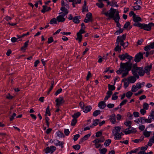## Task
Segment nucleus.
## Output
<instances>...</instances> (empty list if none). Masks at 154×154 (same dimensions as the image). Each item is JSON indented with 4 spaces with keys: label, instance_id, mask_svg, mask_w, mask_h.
<instances>
[{
    "label": "nucleus",
    "instance_id": "obj_1",
    "mask_svg": "<svg viewBox=\"0 0 154 154\" xmlns=\"http://www.w3.org/2000/svg\"><path fill=\"white\" fill-rule=\"evenodd\" d=\"M132 67V74L137 79L139 78V75L142 76L144 75L143 67H137L136 63L132 65V63L129 61L125 63H121L120 68L116 71V73L118 74L122 73V77L123 78L128 75L129 71L131 70Z\"/></svg>",
    "mask_w": 154,
    "mask_h": 154
},
{
    "label": "nucleus",
    "instance_id": "obj_2",
    "mask_svg": "<svg viewBox=\"0 0 154 154\" xmlns=\"http://www.w3.org/2000/svg\"><path fill=\"white\" fill-rule=\"evenodd\" d=\"M106 17H108L109 19L113 18L114 20L119 17L118 11L113 8H111L110 9L107 11V15Z\"/></svg>",
    "mask_w": 154,
    "mask_h": 154
},
{
    "label": "nucleus",
    "instance_id": "obj_3",
    "mask_svg": "<svg viewBox=\"0 0 154 154\" xmlns=\"http://www.w3.org/2000/svg\"><path fill=\"white\" fill-rule=\"evenodd\" d=\"M134 26H137L141 29H143L145 30L149 31L151 29V27L154 26V23H149L148 24L145 23H134Z\"/></svg>",
    "mask_w": 154,
    "mask_h": 154
},
{
    "label": "nucleus",
    "instance_id": "obj_4",
    "mask_svg": "<svg viewBox=\"0 0 154 154\" xmlns=\"http://www.w3.org/2000/svg\"><path fill=\"white\" fill-rule=\"evenodd\" d=\"M126 34H124L122 35L118 36L117 37V43L119 42L121 46H123L124 48L127 47L128 45V42H124V40L126 38Z\"/></svg>",
    "mask_w": 154,
    "mask_h": 154
},
{
    "label": "nucleus",
    "instance_id": "obj_5",
    "mask_svg": "<svg viewBox=\"0 0 154 154\" xmlns=\"http://www.w3.org/2000/svg\"><path fill=\"white\" fill-rule=\"evenodd\" d=\"M105 140L104 137L103 136H101L99 138H97L92 141V143H94V145L97 148L100 147L101 145L99 143H103Z\"/></svg>",
    "mask_w": 154,
    "mask_h": 154
},
{
    "label": "nucleus",
    "instance_id": "obj_6",
    "mask_svg": "<svg viewBox=\"0 0 154 154\" xmlns=\"http://www.w3.org/2000/svg\"><path fill=\"white\" fill-rule=\"evenodd\" d=\"M119 57L120 59L122 60H125L126 58L130 61L132 59V57L129 55L127 53L119 55Z\"/></svg>",
    "mask_w": 154,
    "mask_h": 154
},
{
    "label": "nucleus",
    "instance_id": "obj_7",
    "mask_svg": "<svg viewBox=\"0 0 154 154\" xmlns=\"http://www.w3.org/2000/svg\"><path fill=\"white\" fill-rule=\"evenodd\" d=\"M55 101L56 103V106H60L65 102L63 97H60L56 99Z\"/></svg>",
    "mask_w": 154,
    "mask_h": 154
},
{
    "label": "nucleus",
    "instance_id": "obj_8",
    "mask_svg": "<svg viewBox=\"0 0 154 154\" xmlns=\"http://www.w3.org/2000/svg\"><path fill=\"white\" fill-rule=\"evenodd\" d=\"M92 21V14L91 13L89 12L86 14L84 21L85 23H88L89 22H91Z\"/></svg>",
    "mask_w": 154,
    "mask_h": 154
},
{
    "label": "nucleus",
    "instance_id": "obj_9",
    "mask_svg": "<svg viewBox=\"0 0 154 154\" xmlns=\"http://www.w3.org/2000/svg\"><path fill=\"white\" fill-rule=\"evenodd\" d=\"M60 15L57 17V20L58 22H63L65 20V18L64 17L66 15L62 14V13H60Z\"/></svg>",
    "mask_w": 154,
    "mask_h": 154
},
{
    "label": "nucleus",
    "instance_id": "obj_10",
    "mask_svg": "<svg viewBox=\"0 0 154 154\" xmlns=\"http://www.w3.org/2000/svg\"><path fill=\"white\" fill-rule=\"evenodd\" d=\"M152 64H150L149 65H148L145 67L144 69L143 72H144V73H146L147 75L150 74V71L152 69Z\"/></svg>",
    "mask_w": 154,
    "mask_h": 154
},
{
    "label": "nucleus",
    "instance_id": "obj_11",
    "mask_svg": "<svg viewBox=\"0 0 154 154\" xmlns=\"http://www.w3.org/2000/svg\"><path fill=\"white\" fill-rule=\"evenodd\" d=\"M143 54L141 53H139L136 55L134 59V61L136 62H139L140 60L141 59H143Z\"/></svg>",
    "mask_w": 154,
    "mask_h": 154
},
{
    "label": "nucleus",
    "instance_id": "obj_12",
    "mask_svg": "<svg viewBox=\"0 0 154 154\" xmlns=\"http://www.w3.org/2000/svg\"><path fill=\"white\" fill-rule=\"evenodd\" d=\"M137 78L134 75L128 77L127 78L128 82L131 83H134L137 80Z\"/></svg>",
    "mask_w": 154,
    "mask_h": 154
},
{
    "label": "nucleus",
    "instance_id": "obj_13",
    "mask_svg": "<svg viewBox=\"0 0 154 154\" xmlns=\"http://www.w3.org/2000/svg\"><path fill=\"white\" fill-rule=\"evenodd\" d=\"M113 134L114 136V139L116 140H121L122 139V136L124 135L122 132Z\"/></svg>",
    "mask_w": 154,
    "mask_h": 154
},
{
    "label": "nucleus",
    "instance_id": "obj_14",
    "mask_svg": "<svg viewBox=\"0 0 154 154\" xmlns=\"http://www.w3.org/2000/svg\"><path fill=\"white\" fill-rule=\"evenodd\" d=\"M91 133L85 135L83 137L81 138L79 141V143L80 144L82 143L84 141L87 140L91 135Z\"/></svg>",
    "mask_w": 154,
    "mask_h": 154
},
{
    "label": "nucleus",
    "instance_id": "obj_15",
    "mask_svg": "<svg viewBox=\"0 0 154 154\" xmlns=\"http://www.w3.org/2000/svg\"><path fill=\"white\" fill-rule=\"evenodd\" d=\"M121 128L119 126H116L114 127V129L113 130L112 133L113 134L119 133H120V130Z\"/></svg>",
    "mask_w": 154,
    "mask_h": 154
},
{
    "label": "nucleus",
    "instance_id": "obj_16",
    "mask_svg": "<svg viewBox=\"0 0 154 154\" xmlns=\"http://www.w3.org/2000/svg\"><path fill=\"white\" fill-rule=\"evenodd\" d=\"M109 120L112 124H115L116 122V115L114 114H113L110 115L109 116Z\"/></svg>",
    "mask_w": 154,
    "mask_h": 154
},
{
    "label": "nucleus",
    "instance_id": "obj_17",
    "mask_svg": "<svg viewBox=\"0 0 154 154\" xmlns=\"http://www.w3.org/2000/svg\"><path fill=\"white\" fill-rule=\"evenodd\" d=\"M92 109V107L91 106H87L84 107L82 109L83 111L86 113L90 111Z\"/></svg>",
    "mask_w": 154,
    "mask_h": 154
},
{
    "label": "nucleus",
    "instance_id": "obj_18",
    "mask_svg": "<svg viewBox=\"0 0 154 154\" xmlns=\"http://www.w3.org/2000/svg\"><path fill=\"white\" fill-rule=\"evenodd\" d=\"M56 142L54 143L55 145L56 146H61L62 149L64 147V146L63 145L64 144V143L62 141H60L58 140H56Z\"/></svg>",
    "mask_w": 154,
    "mask_h": 154
},
{
    "label": "nucleus",
    "instance_id": "obj_19",
    "mask_svg": "<svg viewBox=\"0 0 154 154\" xmlns=\"http://www.w3.org/2000/svg\"><path fill=\"white\" fill-rule=\"evenodd\" d=\"M106 105L105 101H102L100 102L98 104V106L99 108L102 109H103L106 107Z\"/></svg>",
    "mask_w": 154,
    "mask_h": 154
},
{
    "label": "nucleus",
    "instance_id": "obj_20",
    "mask_svg": "<svg viewBox=\"0 0 154 154\" xmlns=\"http://www.w3.org/2000/svg\"><path fill=\"white\" fill-rule=\"evenodd\" d=\"M120 44L119 42L117 43V38H116V46L114 48V51H118L120 52L121 47V46H119V45Z\"/></svg>",
    "mask_w": 154,
    "mask_h": 154
},
{
    "label": "nucleus",
    "instance_id": "obj_21",
    "mask_svg": "<svg viewBox=\"0 0 154 154\" xmlns=\"http://www.w3.org/2000/svg\"><path fill=\"white\" fill-rule=\"evenodd\" d=\"M133 19L134 21L135 22V23H138V22L141 21L142 20L141 18L137 15L133 17Z\"/></svg>",
    "mask_w": 154,
    "mask_h": 154
},
{
    "label": "nucleus",
    "instance_id": "obj_22",
    "mask_svg": "<svg viewBox=\"0 0 154 154\" xmlns=\"http://www.w3.org/2000/svg\"><path fill=\"white\" fill-rule=\"evenodd\" d=\"M81 17L80 16H75L73 17V22L75 23H79L80 22L79 19Z\"/></svg>",
    "mask_w": 154,
    "mask_h": 154
},
{
    "label": "nucleus",
    "instance_id": "obj_23",
    "mask_svg": "<svg viewBox=\"0 0 154 154\" xmlns=\"http://www.w3.org/2000/svg\"><path fill=\"white\" fill-rule=\"evenodd\" d=\"M42 7L43 9L41 10V12L43 13H44L45 12L51 10L50 7H47L45 5L43 6Z\"/></svg>",
    "mask_w": 154,
    "mask_h": 154
},
{
    "label": "nucleus",
    "instance_id": "obj_24",
    "mask_svg": "<svg viewBox=\"0 0 154 154\" xmlns=\"http://www.w3.org/2000/svg\"><path fill=\"white\" fill-rule=\"evenodd\" d=\"M61 10L64 12L63 13L61 12L62 14H64V15H66L69 13V11L67 8H66L65 7H62L60 8Z\"/></svg>",
    "mask_w": 154,
    "mask_h": 154
},
{
    "label": "nucleus",
    "instance_id": "obj_25",
    "mask_svg": "<svg viewBox=\"0 0 154 154\" xmlns=\"http://www.w3.org/2000/svg\"><path fill=\"white\" fill-rule=\"evenodd\" d=\"M143 117H140L134 121V122L137 123V124H143Z\"/></svg>",
    "mask_w": 154,
    "mask_h": 154
},
{
    "label": "nucleus",
    "instance_id": "obj_26",
    "mask_svg": "<svg viewBox=\"0 0 154 154\" xmlns=\"http://www.w3.org/2000/svg\"><path fill=\"white\" fill-rule=\"evenodd\" d=\"M29 43V40H28L26 42L24 43L23 46L21 47V50L24 51L26 50V48L28 47Z\"/></svg>",
    "mask_w": 154,
    "mask_h": 154
},
{
    "label": "nucleus",
    "instance_id": "obj_27",
    "mask_svg": "<svg viewBox=\"0 0 154 154\" xmlns=\"http://www.w3.org/2000/svg\"><path fill=\"white\" fill-rule=\"evenodd\" d=\"M120 19V18L119 17H117V18H116L114 19L115 22L116 23L117 26L119 28L121 27V25L119 23Z\"/></svg>",
    "mask_w": 154,
    "mask_h": 154
},
{
    "label": "nucleus",
    "instance_id": "obj_28",
    "mask_svg": "<svg viewBox=\"0 0 154 154\" xmlns=\"http://www.w3.org/2000/svg\"><path fill=\"white\" fill-rule=\"evenodd\" d=\"M77 38H76V40H78L79 43H80L82 39V35L80 33H77Z\"/></svg>",
    "mask_w": 154,
    "mask_h": 154
},
{
    "label": "nucleus",
    "instance_id": "obj_29",
    "mask_svg": "<svg viewBox=\"0 0 154 154\" xmlns=\"http://www.w3.org/2000/svg\"><path fill=\"white\" fill-rule=\"evenodd\" d=\"M154 143V137L152 136L149 140L148 142V145L149 146H151L153 143Z\"/></svg>",
    "mask_w": 154,
    "mask_h": 154
},
{
    "label": "nucleus",
    "instance_id": "obj_30",
    "mask_svg": "<svg viewBox=\"0 0 154 154\" xmlns=\"http://www.w3.org/2000/svg\"><path fill=\"white\" fill-rule=\"evenodd\" d=\"M139 150V149L138 148L135 149L130 152H127L126 154H132V153H137L138 152Z\"/></svg>",
    "mask_w": 154,
    "mask_h": 154
},
{
    "label": "nucleus",
    "instance_id": "obj_31",
    "mask_svg": "<svg viewBox=\"0 0 154 154\" xmlns=\"http://www.w3.org/2000/svg\"><path fill=\"white\" fill-rule=\"evenodd\" d=\"M111 142V140L110 139H108L105 140L104 145L105 146H108L110 144Z\"/></svg>",
    "mask_w": 154,
    "mask_h": 154
},
{
    "label": "nucleus",
    "instance_id": "obj_32",
    "mask_svg": "<svg viewBox=\"0 0 154 154\" xmlns=\"http://www.w3.org/2000/svg\"><path fill=\"white\" fill-rule=\"evenodd\" d=\"M99 150L100 154H105L107 151V149L106 148L100 149Z\"/></svg>",
    "mask_w": 154,
    "mask_h": 154
},
{
    "label": "nucleus",
    "instance_id": "obj_33",
    "mask_svg": "<svg viewBox=\"0 0 154 154\" xmlns=\"http://www.w3.org/2000/svg\"><path fill=\"white\" fill-rule=\"evenodd\" d=\"M104 1H107V4L108 5H109L110 6H116L117 7H118V5H116L115 4L113 3L112 2H109L108 1V0H103Z\"/></svg>",
    "mask_w": 154,
    "mask_h": 154
},
{
    "label": "nucleus",
    "instance_id": "obj_34",
    "mask_svg": "<svg viewBox=\"0 0 154 154\" xmlns=\"http://www.w3.org/2000/svg\"><path fill=\"white\" fill-rule=\"evenodd\" d=\"M81 114L80 112H78L74 113L73 115H72V116L73 118H75L76 119L80 116Z\"/></svg>",
    "mask_w": 154,
    "mask_h": 154
},
{
    "label": "nucleus",
    "instance_id": "obj_35",
    "mask_svg": "<svg viewBox=\"0 0 154 154\" xmlns=\"http://www.w3.org/2000/svg\"><path fill=\"white\" fill-rule=\"evenodd\" d=\"M56 134L57 136L59 137H64V135L60 131H57L56 132Z\"/></svg>",
    "mask_w": 154,
    "mask_h": 154
},
{
    "label": "nucleus",
    "instance_id": "obj_36",
    "mask_svg": "<svg viewBox=\"0 0 154 154\" xmlns=\"http://www.w3.org/2000/svg\"><path fill=\"white\" fill-rule=\"evenodd\" d=\"M118 94V93L117 92H115L112 95V99L113 100H116L118 98V96L117 94Z\"/></svg>",
    "mask_w": 154,
    "mask_h": 154
},
{
    "label": "nucleus",
    "instance_id": "obj_37",
    "mask_svg": "<svg viewBox=\"0 0 154 154\" xmlns=\"http://www.w3.org/2000/svg\"><path fill=\"white\" fill-rule=\"evenodd\" d=\"M124 124L127 127H130L132 124V122L130 121H127L124 122Z\"/></svg>",
    "mask_w": 154,
    "mask_h": 154
},
{
    "label": "nucleus",
    "instance_id": "obj_38",
    "mask_svg": "<svg viewBox=\"0 0 154 154\" xmlns=\"http://www.w3.org/2000/svg\"><path fill=\"white\" fill-rule=\"evenodd\" d=\"M153 121L154 120V111L151 110L150 115L148 116Z\"/></svg>",
    "mask_w": 154,
    "mask_h": 154
},
{
    "label": "nucleus",
    "instance_id": "obj_39",
    "mask_svg": "<svg viewBox=\"0 0 154 154\" xmlns=\"http://www.w3.org/2000/svg\"><path fill=\"white\" fill-rule=\"evenodd\" d=\"M133 94V93L129 91L125 94L127 98H130L131 97Z\"/></svg>",
    "mask_w": 154,
    "mask_h": 154
},
{
    "label": "nucleus",
    "instance_id": "obj_40",
    "mask_svg": "<svg viewBox=\"0 0 154 154\" xmlns=\"http://www.w3.org/2000/svg\"><path fill=\"white\" fill-rule=\"evenodd\" d=\"M100 113L101 112L100 110H96L94 112L93 115V116L95 117L100 114Z\"/></svg>",
    "mask_w": 154,
    "mask_h": 154
},
{
    "label": "nucleus",
    "instance_id": "obj_41",
    "mask_svg": "<svg viewBox=\"0 0 154 154\" xmlns=\"http://www.w3.org/2000/svg\"><path fill=\"white\" fill-rule=\"evenodd\" d=\"M149 104L148 103H143V108L146 110H148L149 108Z\"/></svg>",
    "mask_w": 154,
    "mask_h": 154
},
{
    "label": "nucleus",
    "instance_id": "obj_42",
    "mask_svg": "<svg viewBox=\"0 0 154 154\" xmlns=\"http://www.w3.org/2000/svg\"><path fill=\"white\" fill-rule=\"evenodd\" d=\"M143 120L144 121V122L147 123H150L152 121L151 118H150L148 117V119H146L145 118L143 117Z\"/></svg>",
    "mask_w": 154,
    "mask_h": 154
},
{
    "label": "nucleus",
    "instance_id": "obj_43",
    "mask_svg": "<svg viewBox=\"0 0 154 154\" xmlns=\"http://www.w3.org/2000/svg\"><path fill=\"white\" fill-rule=\"evenodd\" d=\"M138 90L136 85H133L132 86L131 91L132 92H134Z\"/></svg>",
    "mask_w": 154,
    "mask_h": 154
},
{
    "label": "nucleus",
    "instance_id": "obj_44",
    "mask_svg": "<svg viewBox=\"0 0 154 154\" xmlns=\"http://www.w3.org/2000/svg\"><path fill=\"white\" fill-rule=\"evenodd\" d=\"M57 19L53 18L51 20L49 23L51 24H56L57 23Z\"/></svg>",
    "mask_w": 154,
    "mask_h": 154
},
{
    "label": "nucleus",
    "instance_id": "obj_45",
    "mask_svg": "<svg viewBox=\"0 0 154 154\" xmlns=\"http://www.w3.org/2000/svg\"><path fill=\"white\" fill-rule=\"evenodd\" d=\"M77 122V120L75 118H73L72 121L71 123V125L72 126H74L75 125L76 123Z\"/></svg>",
    "mask_w": 154,
    "mask_h": 154
},
{
    "label": "nucleus",
    "instance_id": "obj_46",
    "mask_svg": "<svg viewBox=\"0 0 154 154\" xmlns=\"http://www.w3.org/2000/svg\"><path fill=\"white\" fill-rule=\"evenodd\" d=\"M50 151H51V153H52L56 150V147L54 146H51L50 147Z\"/></svg>",
    "mask_w": 154,
    "mask_h": 154
},
{
    "label": "nucleus",
    "instance_id": "obj_47",
    "mask_svg": "<svg viewBox=\"0 0 154 154\" xmlns=\"http://www.w3.org/2000/svg\"><path fill=\"white\" fill-rule=\"evenodd\" d=\"M108 87L109 90H111V91L114 90L116 88L115 87L114 85H111L110 84L108 85Z\"/></svg>",
    "mask_w": 154,
    "mask_h": 154
},
{
    "label": "nucleus",
    "instance_id": "obj_48",
    "mask_svg": "<svg viewBox=\"0 0 154 154\" xmlns=\"http://www.w3.org/2000/svg\"><path fill=\"white\" fill-rule=\"evenodd\" d=\"M11 40L12 42L14 43L16 42L21 41L22 40V39H19L18 40H17V39L15 37H13L11 38Z\"/></svg>",
    "mask_w": 154,
    "mask_h": 154
},
{
    "label": "nucleus",
    "instance_id": "obj_49",
    "mask_svg": "<svg viewBox=\"0 0 154 154\" xmlns=\"http://www.w3.org/2000/svg\"><path fill=\"white\" fill-rule=\"evenodd\" d=\"M96 5L97 7L100 8H102L104 6V5L101 2H100V3H96Z\"/></svg>",
    "mask_w": 154,
    "mask_h": 154
},
{
    "label": "nucleus",
    "instance_id": "obj_50",
    "mask_svg": "<svg viewBox=\"0 0 154 154\" xmlns=\"http://www.w3.org/2000/svg\"><path fill=\"white\" fill-rule=\"evenodd\" d=\"M143 135L146 137H148L150 136V132L145 130L143 133Z\"/></svg>",
    "mask_w": 154,
    "mask_h": 154
},
{
    "label": "nucleus",
    "instance_id": "obj_51",
    "mask_svg": "<svg viewBox=\"0 0 154 154\" xmlns=\"http://www.w3.org/2000/svg\"><path fill=\"white\" fill-rule=\"evenodd\" d=\"M50 107L49 106H48L46 109V110L45 112V113L46 114H48L49 116H50L51 115V113L50 111Z\"/></svg>",
    "mask_w": 154,
    "mask_h": 154
},
{
    "label": "nucleus",
    "instance_id": "obj_52",
    "mask_svg": "<svg viewBox=\"0 0 154 154\" xmlns=\"http://www.w3.org/2000/svg\"><path fill=\"white\" fill-rule=\"evenodd\" d=\"M100 120L99 119H96L94 120L93 121V125L94 126L97 125L98 124H99Z\"/></svg>",
    "mask_w": 154,
    "mask_h": 154
},
{
    "label": "nucleus",
    "instance_id": "obj_53",
    "mask_svg": "<svg viewBox=\"0 0 154 154\" xmlns=\"http://www.w3.org/2000/svg\"><path fill=\"white\" fill-rule=\"evenodd\" d=\"M130 130L129 127L126 128L124 131L125 134H131V132L130 131Z\"/></svg>",
    "mask_w": 154,
    "mask_h": 154
},
{
    "label": "nucleus",
    "instance_id": "obj_54",
    "mask_svg": "<svg viewBox=\"0 0 154 154\" xmlns=\"http://www.w3.org/2000/svg\"><path fill=\"white\" fill-rule=\"evenodd\" d=\"M123 29H120L119 30H117L116 32L115 33V34L118 35L123 32Z\"/></svg>",
    "mask_w": 154,
    "mask_h": 154
},
{
    "label": "nucleus",
    "instance_id": "obj_55",
    "mask_svg": "<svg viewBox=\"0 0 154 154\" xmlns=\"http://www.w3.org/2000/svg\"><path fill=\"white\" fill-rule=\"evenodd\" d=\"M72 147L75 150H78L80 149V146L79 145L77 144L76 145L73 146H72Z\"/></svg>",
    "mask_w": 154,
    "mask_h": 154
},
{
    "label": "nucleus",
    "instance_id": "obj_56",
    "mask_svg": "<svg viewBox=\"0 0 154 154\" xmlns=\"http://www.w3.org/2000/svg\"><path fill=\"white\" fill-rule=\"evenodd\" d=\"M134 116L136 118H137L139 117L140 114L139 112H134L133 113Z\"/></svg>",
    "mask_w": 154,
    "mask_h": 154
},
{
    "label": "nucleus",
    "instance_id": "obj_57",
    "mask_svg": "<svg viewBox=\"0 0 154 154\" xmlns=\"http://www.w3.org/2000/svg\"><path fill=\"white\" fill-rule=\"evenodd\" d=\"M106 8H103L101 12V14H104L106 16V15H107V12H106Z\"/></svg>",
    "mask_w": 154,
    "mask_h": 154
},
{
    "label": "nucleus",
    "instance_id": "obj_58",
    "mask_svg": "<svg viewBox=\"0 0 154 154\" xmlns=\"http://www.w3.org/2000/svg\"><path fill=\"white\" fill-rule=\"evenodd\" d=\"M144 91V90L143 89L140 90L139 91L135 93L134 95L136 96H138L139 95L141 94Z\"/></svg>",
    "mask_w": 154,
    "mask_h": 154
},
{
    "label": "nucleus",
    "instance_id": "obj_59",
    "mask_svg": "<svg viewBox=\"0 0 154 154\" xmlns=\"http://www.w3.org/2000/svg\"><path fill=\"white\" fill-rule=\"evenodd\" d=\"M127 116L130 120L132 119L133 118V115L130 112H128V113Z\"/></svg>",
    "mask_w": 154,
    "mask_h": 154
},
{
    "label": "nucleus",
    "instance_id": "obj_60",
    "mask_svg": "<svg viewBox=\"0 0 154 154\" xmlns=\"http://www.w3.org/2000/svg\"><path fill=\"white\" fill-rule=\"evenodd\" d=\"M146 109L143 108L141 109L140 111V113L143 115H145L146 112Z\"/></svg>",
    "mask_w": 154,
    "mask_h": 154
},
{
    "label": "nucleus",
    "instance_id": "obj_61",
    "mask_svg": "<svg viewBox=\"0 0 154 154\" xmlns=\"http://www.w3.org/2000/svg\"><path fill=\"white\" fill-rule=\"evenodd\" d=\"M45 152L46 153H51L50 149V147H47L45 149Z\"/></svg>",
    "mask_w": 154,
    "mask_h": 154
},
{
    "label": "nucleus",
    "instance_id": "obj_62",
    "mask_svg": "<svg viewBox=\"0 0 154 154\" xmlns=\"http://www.w3.org/2000/svg\"><path fill=\"white\" fill-rule=\"evenodd\" d=\"M80 137L79 134H76L74 135L73 140L74 141H76Z\"/></svg>",
    "mask_w": 154,
    "mask_h": 154
},
{
    "label": "nucleus",
    "instance_id": "obj_63",
    "mask_svg": "<svg viewBox=\"0 0 154 154\" xmlns=\"http://www.w3.org/2000/svg\"><path fill=\"white\" fill-rule=\"evenodd\" d=\"M141 8V7L139 5H138V4L137 5L133 7L134 9V10H139Z\"/></svg>",
    "mask_w": 154,
    "mask_h": 154
},
{
    "label": "nucleus",
    "instance_id": "obj_64",
    "mask_svg": "<svg viewBox=\"0 0 154 154\" xmlns=\"http://www.w3.org/2000/svg\"><path fill=\"white\" fill-rule=\"evenodd\" d=\"M64 132L66 136H68L69 134V131L68 129H65L64 130Z\"/></svg>",
    "mask_w": 154,
    "mask_h": 154
}]
</instances>
